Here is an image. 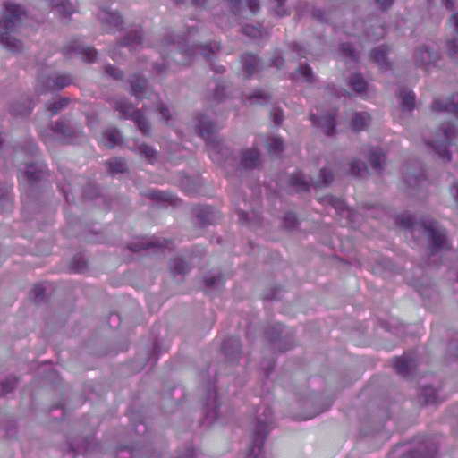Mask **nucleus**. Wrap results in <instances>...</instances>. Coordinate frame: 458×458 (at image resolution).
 I'll return each mask as SVG.
<instances>
[{
  "instance_id": "4c0bfd02",
  "label": "nucleus",
  "mask_w": 458,
  "mask_h": 458,
  "mask_svg": "<svg viewBox=\"0 0 458 458\" xmlns=\"http://www.w3.org/2000/svg\"><path fill=\"white\" fill-rule=\"evenodd\" d=\"M106 169L112 174H123L127 170V165L123 158L114 157L106 163Z\"/></svg>"
},
{
  "instance_id": "2eb2a0df",
  "label": "nucleus",
  "mask_w": 458,
  "mask_h": 458,
  "mask_svg": "<svg viewBox=\"0 0 458 458\" xmlns=\"http://www.w3.org/2000/svg\"><path fill=\"white\" fill-rule=\"evenodd\" d=\"M241 64L246 78H250L263 69L262 60L256 55L245 53L241 56Z\"/></svg>"
},
{
  "instance_id": "f257e3e1",
  "label": "nucleus",
  "mask_w": 458,
  "mask_h": 458,
  "mask_svg": "<svg viewBox=\"0 0 458 458\" xmlns=\"http://www.w3.org/2000/svg\"><path fill=\"white\" fill-rule=\"evenodd\" d=\"M197 127L199 135L206 141L207 150L212 161L225 168L228 166L233 167L236 158L233 156L230 148L225 145V140L216 135L220 129L219 125L207 115L200 114L198 117Z\"/></svg>"
},
{
  "instance_id": "338daca9",
  "label": "nucleus",
  "mask_w": 458,
  "mask_h": 458,
  "mask_svg": "<svg viewBox=\"0 0 458 458\" xmlns=\"http://www.w3.org/2000/svg\"><path fill=\"white\" fill-rule=\"evenodd\" d=\"M277 2V6L275 8V13L278 17H283L288 15L289 13L284 8V4L286 0H276Z\"/></svg>"
},
{
  "instance_id": "cd10ccee",
  "label": "nucleus",
  "mask_w": 458,
  "mask_h": 458,
  "mask_svg": "<svg viewBox=\"0 0 458 458\" xmlns=\"http://www.w3.org/2000/svg\"><path fill=\"white\" fill-rule=\"evenodd\" d=\"M398 98L400 100L401 109L405 112H411L415 106V95L407 88H402L398 91Z\"/></svg>"
},
{
  "instance_id": "393cba45",
  "label": "nucleus",
  "mask_w": 458,
  "mask_h": 458,
  "mask_svg": "<svg viewBox=\"0 0 458 458\" xmlns=\"http://www.w3.org/2000/svg\"><path fill=\"white\" fill-rule=\"evenodd\" d=\"M367 161L375 172L380 174L382 165L386 161L385 153L379 148H370L367 154Z\"/></svg>"
},
{
  "instance_id": "20e7f679",
  "label": "nucleus",
  "mask_w": 458,
  "mask_h": 458,
  "mask_svg": "<svg viewBox=\"0 0 458 458\" xmlns=\"http://www.w3.org/2000/svg\"><path fill=\"white\" fill-rule=\"evenodd\" d=\"M262 415L264 418L259 417L258 423L252 432L251 445L246 458H262L263 445L273 422V412L270 408L265 407Z\"/></svg>"
},
{
  "instance_id": "6e6552de",
  "label": "nucleus",
  "mask_w": 458,
  "mask_h": 458,
  "mask_svg": "<svg viewBox=\"0 0 458 458\" xmlns=\"http://www.w3.org/2000/svg\"><path fill=\"white\" fill-rule=\"evenodd\" d=\"M267 335L274 351L284 352L293 346L292 337L288 333H284L283 325L279 323L268 327Z\"/></svg>"
},
{
  "instance_id": "774afa93",
  "label": "nucleus",
  "mask_w": 458,
  "mask_h": 458,
  "mask_svg": "<svg viewBox=\"0 0 458 458\" xmlns=\"http://www.w3.org/2000/svg\"><path fill=\"white\" fill-rule=\"evenodd\" d=\"M270 64H271L272 66H275V67H276V68L280 69L281 67H283V66H284V60L283 56H282L279 53H277V54H275V55L271 57V59H270Z\"/></svg>"
},
{
  "instance_id": "6e6d98bb",
  "label": "nucleus",
  "mask_w": 458,
  "mask_h": 458,
  "mask_svg": "<svg viewBox=\"0 0 458 458\" xmlns=\"http://www.w3.org/2000/svg\"><path fill=\"white\" fill-rule=\"evenodd\" d=\"M339 51L344 57L350 58L352 61H355L357 58L353 47L350 43H342Z\"/></svg>"
},
{
  "instance_id": "39448f33",
  "label": "nucleus",
  "mask_w": 458,
  "mask_h": 458,
  "mask_svg": "<svg viewBox=\"0 0 458 458\" xmlns=\"http://www.w3.org/2000/svg\"><path fill=\"white\" fill-rule=\"evenodd\" d=\"M457 137L458 130L456 127L451 123H445L436 131L432 140H426V144L431 146L441 159L450 162L451 153L448 147Z\"/></svg>"
},
{
  "instance_id": "a19ab883",
  "label": "nucleus",
  "mask_w": 458,
  "mask_h": 458,
  "mask_svg": "<svg viewBox=\"0 0 458 458\" xmlns=\"http://www.w3.org/2000/svg\"><path fill=\"white\" fill-rule=\"evenodd\" d=\"M420 398L425 404H434L438 403L437 392L430 386H425L421 389Z\"/></svg>"
},
{
  "instance_id": "5fc2aeb1",
  "label": "nucleus",
  "mask_w": 458,
  "mask_h": 458,
  "mask_svg": "<svg viewBox=\"0 0 458 458\" xmlns=\"http://www.w3.org/2000/svg\"><path fill=\"white\" fill-rule=\"evenodd\" d=\"M70 102L68 98H61L50 104L48 106V110L51 112L53 115L58 114L64 107L67 106Z\"/></svg>"
},
{
  "instance_id": "c9c22d12",
  "label": "nucleus",
  "mask_w": 458,
  "mask_h": 458,
  "mask_svg": "<svg viewBox=\"0 0 458 458\" xmlns=\"http://www.w3.org/2000/svg\"><path fill=\"white\" fill-rule=\"evenodd\" d=\"M52 4L63 18H68L74 12L72 3L68 0H53Z\"/></svg>"
},
{
  "instance_id": "a878e982",
  "label": "nucleus",
  "mask_w": 458,
  "mask_h": 458,
  "mask_svg": "<svg viewBox=\"0 0 458 458\" xmlns=\"http://www.w3.org/2000/svg\"><path fill=\"white\" fill-rule=\"evenodd\" d=\"M288 188L291 192L308 191L310 185L305 178L304 174L298 172L293 174L288 179Z\"/></svg>"
},
{
  "instance_id": "e433bc0d",
  "label": "nucleus",
  "mask_w": 458,
  "mask_h": 458,
  "mask_svg": "<svg viewBox=\"0 0 458 458\" xmlns=\"http://www.w3.org/2000/svg\"><path fill=\"white\" fill-rule=\"evenodd\" d=\"M205 285L210 289H220L224 283L225 278L221 273H208L204 278Z\"/></svg>"
},
{
  "instance_id": "2f4dec72",
  "label": "nucleus",
  "mask_w": 458,
  "mask_h": 458,
  "mask_svg": "<svg viewBox=\"0 0 458 458\" xmlns=\"http://www.w3.org/2000/svg\"><path fill=\"white\" fill-rule=\"evenodd\" d=\"M171 274L175 276H185L191 270L189 264L181 258H174L169 261Z\"/></svg>"
},
{
  "instance_id": "49530a36",
  "label": "nucleus",
  "mask_w": 458,
  "mask_h": 458,
  "mask_svg": "<svg viewBox=\"0 0 458 458\" xmlns=\"http://www.w3.org/2000/svg\"><path fill=\"white\" fill-rule=\"evenodd\" d=\"M242 6L245 10L246 16H239L240 18L248 19L255 15L259 11V0H242Z\"/></svg>"
},
{
  "instance_id": "8fccbe9b",
  "label": "nucleus",
  "mask_w": 458,
  "mask_h": 458,
  "mask_svg": "<svg viewBox=\"0 0 458 458\" xmlns=\"http://www.w3.org/2000/svg\"><path fill=\"white\" fill-rule=\"evenodd\" d=\"M267 147L271 154H278L284 150V141L279 137H271L267 140Z\"/></svg>"
},
{
  "instance_id": "4be33fe9",
  "label": "nucleus",
  "mask_w": 458,
  "mask_h": 458,
  "mask_svg": "<svg viewBox=\"0 0 458 458\" xmlns=\"http://www.w3.org/2000/svg\"><path fill=\"white\" fill-rule=\"evenodd\" d=\"M431 106L435 111H445L458 116V94H454L449 98L445 100L435 99Z\"/></svg>"
},
{
  "instance_id": "ddd939ff",
  "label": "nucleus",
  "mask_w": 458,
  "mask_h": 458,
  "mask_svg": "<svg viewBox=\"0 0 458 458\" xmlns=\"http://www.w3.org/2000/svg\"><path fill=\"white\" fill-rule=\"evenodd\" d=\"M393 365L396 372L403 377H409L417 368V360L412 352L404 353L403 356L395 358Z\"/></svg>"
},
{
  "instance_id": "58836bf2",
  "label": "nucleus",
  "mask_w": 458,
  "mask_h": 458,
  "mask_svg": "<svg viewBox=\"0 0 458 458\" xmlns=\"http://www.w3.org/2000/svg\"><path fill=\"white\" fill-rule=\"evenodd\" d=\"M293 74L296 77H301L305 82L310 84L317 81L311 67L307 64H301Z\"/></svg>"
},
{
  "instance_id": "13d9d810",
  "label": "nucleus",
  "mask_w": 458,
  "mask_h": 458,
  "mask_svg": "<svg viewBox=\"0 0 458 458\" xmlns=\"http://www.w3.org/2000/svg\"><path fill=\"white\" fill-rule=\"evenodd\" d=\"M225 87L224 83L216 82V86L213 89V94H212L213 99L216 102L222 101L225 96Z\"/></svg>"
},
{
  "instance_id": "4468645a",
  "label": "nucleus",
  "mask_w": 458,
  "mask_h": 458,
  "mask_svg": "<svg viewBox=\"0 0 458 458\" xmlns=\"http://www.w3.org/2000/svg\"><path fill=\"white\" fill-rule=\"evenodd\" d=\"M98 15L103 29L107 32L119 30L123 24L122 16L118 13L111 12L107 8H102Z\"/></svg>"
},
{
  "instance_id": "aec40b11",
  "label": "nucleus",
  "mask_w": 458,
  "mask_h": 458,
  "mask_svg": "<svg viewBox=\"0 0 458 458\" xmlns=\"http://www.w3.org/2000/svg\"><path fill=\"white\" fill-rule=\"evenodd\" d=\"M403 181L410 189H416L420 187L425 180L424 170L421 167L411 168L405 167L403 171Z\"/></svg>"
},
{
  "instance_id": "7c9ffc66",
  "label": "nucleus",
  "mask_w": 458,
  "mask_h": 458,
  "mask_svg": "<svg viewBox=\"0 0 458 458\" xmlns=\"http://www.w3.org/2000/svg\"><path fill=\"white\" fill-rule=\"evenodd\" d=\"M347 173L356 178H365L369 174L366 164L357 159H354L348 164Z\"/></svg>"
},
{
  "instance_id": "de8ad7c7",
  "label": "nucleus",
  "mask_w": 458,
  "mask_h": 458,
  "mask_svg": "<svg viewBox=\"0 0 458 458\" xmlns=\"http://www.w3.org/2000/svg\"><path fill=\"white\" fill-rule=\"evenodd\" d=\"M319 178L320 180H318L317 182H313L312 185L313 187H318V186H328L331 184L334 181V174L331 170L327 168H322L319 173Z\"/></svg>"
},
{
  "instance_id": "a18cd8bd",
  "label": "nucleus",
  "mask_w": 458,
  "mask_h": 458,
  "mask_svg": "<svg viewBox=\"0 0 458 458\" xmlns=\"http://www.w3.org/2000/svg\"><path fill=\"white\" fill-rule=\"evenodd\" d=\"M369 120V115L366 113H355L352 127L354 131H360L366 128Z\"/></svg>"
},
{
  "instance_id": "0eeeda50",
  "label": "nucleus",
  "mask_w": 458,
  "mask_h": 458,
  "mask_svg": "<svg viewBox=\"0 0 458 458\" xmlns=\"http://www.w3.org/2000/svg\"><path fill=\"white\" fill-rule=\"evenodd\" d=\"M234 158L233 167L239 171L259 169L262 165L260 151L255 147L241 149Z\"/></svg>"
},
{
  "instance_id": "c85d7f7f",
  "label": "nucleus",
  "mask_w": 458,
  "mask_h": 458,
  "mask_svg": "<svg viewBox=\"0 0 458 458\" xmlns=\"http://www.w3.org/2000/svg\"><path fill=\"white\" fill-rule=\"evenodd\" d=\"M320 201L325 205H330L342 216L349 217L351 215L350 210L346 208L345 203L341 199H338L332 195H327L321 198Z\"/></svg>"
},
{
  "instance_id": "052dcab7",
  "label": "nucleus",
  "mask_w": 458,
  "mask_h": 458,
  "mask_svg": "<svg viewBox=\"0 0 458 458\" xmlns=\"http://www.w3.org/2000/svg\"><path fill=\"white\" fill-rule=\"evenodd\" d=\"M291 51L293 54V58L301 59V58H305L307 55L306 49L303 47H301L296 43H293L291 46Z\"/></svg>"
},
{
  "instance_id": "1a4fd4ad",
  "label": "nucleus",
  "mask_w": 458,
  "mask_h": 458,
  "mask_svg": "<svg viewBox=\"0 0 458 458\" xmlns=\"http://www.w3.org/2000/svg\"><path fill=\"white\" fill-rule=\"evenodd\" d=\"M439 59V52L428 45H422L414 49L413 63L416 67L428 70L429 66L435 65Z\"/></svg>"
},
{
  "instance_id": "864d4df0",
  "label": "nucleus",
  "mask_w": 458,
  "mask_h": 458,
  "mask_svg": "<svg viewBox=\"0 0 458 458\" xmlns=\"http://www.w3.org/2000/svg\"><path fill=\"white\" fill-rule=\"evenodd\" d=\"M447 54L454 61L458 62V38H452L446 43Z\"/></svg>"
},
{
  "instance_id": "f3484780",
  "label": "nucleus",
  "mask_w": 458,
  "mask_h": 458,
  "mask_svg": "<svg viewBox=\"0 0 458 458\" xmlns=\"http://www.w3.org/2000/svg\"><path fill=\"white\" fill-rule=\"evenodd\" d=\"M42 83L48 90L63 89L66 86L73 83V78L69 73H55L43 78Z\"/></svg>"
},
{
  "instance_id": "e2e57ef3",
  "label": "nucleus",
  "mask_w": 458,
  "mask_h": 458,
  "mask_svg": "<svg viewBox=\"0 0 458 458\" xmlns=\"http://www.w3.org/2000/svg\"><path fill=\"white\" fill-rule=\"evenodd\" d=\"M313 16L322 22H329L331 21L330 13L321 9H315Z\"/></svg>"
},
{
  "instance_id": "c03bdc74",
  "label": "nucleus",
  "mask_w": 458,
  "mask_h": 458,
  "mask_svg": "<svg viewBox=\"0 0 458 458\" xmlns=\"http://www.w3.org/2000/svg\"><path fill=\"white\" fill-rule=\"evenodd\" d=\"M220 50V45L217 43L199 45L196 47V51L199 52L207 60H211L213 55H216Z\"/></svg>"
},
{
  "instance_id": "69168bd1",
  "label": "nucleus",
  "mask_w": 458,
  "mask_h": 458,
  "mask_svg": "<svg viewBox=\"0 0 458 458\" xmlns=\"http://www.w3.org/2000/svg\"><path fill=\"white\" fill-rule=\"evenodd\" d=\"M157 112L162 115V120L165 123H168L171 117H172V114H171V112L169 110V108L165 105V104H160L158 108H157Z\"/></svg>"
},
{
  "instance_id": "b1692460",
  "label": "nucleus",
  "mask_w": 458,
  "mask_h": 458,
  "mask_svg": "<svg viewBox=\"0 0 458 458\" xmlns=\"http://www.w3.org/2000/svg\"><path fill=\"white\" fill-rule=\"evenodd\" d=\"M111 106L120 113L121 117L124 119H133L139 109L124 98H114L111 100Z\"/></svg>"
},
{
  "instance_id": "5701e85b",
  "label": "nucleus",
  "mask_w": 458,
  "mask_h": 458,
  "mask_svg": "<svg viewBox=\"0 0 458 458\" xmlns=\"http://www.w3.org/2000/svg\"><path fill=\"white\" fill-rule=\"evenodd\" d=\"M33 101L28 96L20 97L10 107V113L16 116H28L33 109Z\"/></svg>"
},
{
  "instance_id": "f8f14e48",
  "label": "nucleus",
  "mask_w": 458,
  "mask_h": 458,
  "mask_svg": "<svg viewBox=\"0 0 458 458\" xmlns=\"http://www.w3.org/2000/svg\"><path fill=\"white\" fill-rule=\"evenodd\" d=\"M131 94L137 98H150L153 90L148 80L140 74H132L129 78Z\"/></svg>"
},
{
  "instance_id": "3c124183",
  "label": "nucleus",
  "mask_w": 458,
  "mask_h": 458,
  "mask_svg": "<svg viewBox=\"0 0 458 458\" xmlns=\"http://www.w3.org/2000/svg\"><path fill=\"white\" fill-rule=\"evenodd\" d=\"M18 378L15 377H8L0 383V396H4L15 389Z\"/></svg>"
},
{
  "instance_id": "ea45409f",
  "label": "nucleus",
  "mask_w": 458,
  "mask_h": 458,
  "mask_svg": "<svg viewBox=\"0 0 458 458\" xmlns=\"http://www.w3.org/2000/svg\"><path fill=\"white\" fill-rule=\"evenodd\" d=\"M242 31L246 36L252 38H261L267 35V31L263 29L261 25H250L246 24L242 27Z\"/></svg>"
},
{
  "instance_id": "0e129e2a",
  "label": "nucleus",
  "mask_w": 458,
  "mask_h": 458,
  "mask_svg": "<svg viewBox=\"0 0 458 458\" xmlns=\"http://www.w3.org/2000/svg\"><path fill=\"white\" fill-rule=\"evenodd\" d=\"M98 195V189L91 184L87 185L83 190V196L87 199H95Z\"/></svg>"
},
{
  "instance_id": "680f3d73",
  "label": "nucleus",
  "mask_w": 458,
  "mask_h": 458,
  "mask_svg": "<svg viewBox=\"0 0 458 458\" xmlns=\"http://www.w3.org/2000/svg\"><path fill=\"white\" fill-rule=\"evenodd\" d=\"M270 116L276 125H281L284 120L283 111L279 108H273Z\"/></svg>"
},
{
  "instance_id": "bf43d9fd",
  "label": "nucleus",
  "mask_w": 458,
  "mask_h": 458,
  "mask_svg": "<svg viewBox=\"0 0 458 458\" xmlns=\"http://www.w3.org/2000/svg\"><path fill=\"white\" fill-rule=\"evenodd\" d=\"M72 267L76 272H82L87 267V261L81 256H75L72 259Z\"/></svg>"
},
{
  "instance_id": "412c9836",
  "label": "nucleus",
  "mask_w": 458,
  "mask_h": 458,
  "mask_svg": "<svg viewBox=\"0 0 458 458\" xmlns=\"http://www.w3.org/2000/svg\"><path fill=\"white\" fill-rule=\"evenodd\" d=\"M143 42V32L141 29H135L127 32L120 40L121 47H128L130 51L140 48Z\"/></svg>"
},
{
  "instance_id": "4d7b16f0",
  "label": "nucleus",
  "mask_w": 458,
  "mask_h": 458,
  "mask_svg": "<svg viewBox=\"0 0 458 458\" xmlns=\"http://www.w3.org/2000/svg\"><path fill=\"white\" fill-rule=\"evenodd\" d=\"M284 226L289 230L294 229L298 225V219L294 213L287 212L283 219Z\"/></svg>"
},
{
  "instance_id": "37998d69",
  "label": "nucleus",
  "mask_w": 458,
  "mask_h": 458,
  "mask_svg": "<svg viewBox=\"0 0 458 458\" xmlns=\"http://www.w3.org/2000/svg\"><path fill=\"white\" fill-rule=\"evenodd\" d=\"M314 123H318V124L322 127L323 131L330 136L335 132V117L333 115H327L326 117H321L318 120H314Z\"/></svg>"
},
{
  "instance_id": "dca6fc26",
  "label": "nucleus",
  "mask_w": 458,
  "mask_h": 458,
  "mask_svg": "<svg viewBox=\"0 0 458 458\" xmlns=\"http://www.w3.org/2000/svg\"><path fill=\"white\" fill-rule=\"evenodd\" d=\"M223 352L227 361L231 363L238 362L242 356V344L238 337L229 336L224 340Z\"/></svg>"
},
{
  "instance_id": "7ed1b4c3",
  "label": "nucleus",
  "mask_w": 458,
  "mask_h": 458,
  "mask_svg": "<svg viewBox=\"0 0 458 458\" xmlns=\"http://www.w3.org/2000/svg\"><path fill=\"white\" fill-rule=\"evenodd\" d=\"M179 48V42L175 40L174 35L165 36L158 46L164 62L162 64L155 63L153 64V71L157 75H163L166 72L169 64L168 59L170 57L179 65H184L189 63L191 56L189 51L181 52Z\"/></svg>"
},
{
  "instance_id": "f704fd0d",
  "label": "nucleus",
  "mask_w": 458,
  "mask_h": 458,
  "mask_svg": "<svg viewBox=\"0 0 458 458\" xmlns=\"http://www.w3.org/2000/svg\"><path fill=\"white\" fill-rule=\"evenodd\" d=\"M132 121L135 123L138 129L142 132V134H144L145 136L150 135L151 124L141 110H139L136 113L135 116H133Z\"/></svg>"
},
{
  "instance_id": "473e14b6",
  "label": "nucleus",
  "mask_w": 458,
  "mask_h": 458,
  "mask_svg": "<svg viewBox=\"0 0 458 458\" xmlns=\"http://www.w3.org/2000/svg\"><path fill=\"white\" fill-rule=\"evenodd\" d=\"M45 165L42 163L28 164L25 174L30 182L40 180L44 175Z\"/></svg>"
},
{
  "instance_id": "9d476101",
  "label": "nucleus",
  "mask_w": 458,
  "mask_h": 458,
  "mask_svg": "<svg viewBox=\"0 0 458 458\" xmlns=\"http://www.w3.org/2000/svg\"><path fill=\"white\" fill-rule=\"evenodd\" d=\"M57 139L63 143H68L72 139L81 133V127L72 121L61 118L51 128Z\"/></svg>"
},
{
  "instance_id": "bb28decb",
  "label": "nucleus",
  "mask_w": 458,
  "mask_h": 458,
  "mask_svg": "<svg viewBox=\"0 0 458 458\" xmlns=\"http://www.w3.org/2000/svg\"><path fill=\"white\" fill-rule=\"evenodd\" d=\"M272 96L269 92L263 89H255L252 92L245 97V101L249 105H267L271 102Z\"/></svg>"
},
{
  "instance_id": "603ef678",
  "label": "nucleus",
  "mask_w": 458,
  "mask_h": 458,
  "mask_svg": "<svg viewBox=\"0 0 458 458\" xmlns=\"http://www.w3.org/2000/svg\"><path fill=\"white\" fill-rule=\"evenodd\" d=\"M140 153L151 164H153L157 157V152L149 145L141 144L139 147Z\"/></svg>"
},
{
  "instance_id": "6ab92c4d",
  "label": "nucleus",
  "mask_w": 458,
  "mask_h": 458,
  "mask_svg": "<svg viewBox=\"0 0 458 458\" xmlns=\"http://www.w3.org/2000/svg\"><path fill=\"white\" fill-rule=\"evenodd\" d=\"M74 52L75 54L81 56L84 61L87 62H94L97 57V50L90 47H84L78 41H73L64 47V54H71Z\"/></svg>"
},
{
  "instance_id": "f03ea898",
  "label": "nucleus",
  "mask_w": 458,
  "mask_h": 458,
  "mask_svg": "<svg viewBox=\"0 0 458 458\" xmlns=\"http://www.w3.org/2000/svg\"><path fill=\"white\" fill-rule=\"evenodd\" d=\"M27 17L24 8L19 4L6 2L3 19L0 21V39L2 44L11 52L23 51V43L12 35Z\"/></svg>"
},
{
  "instance_id": "72a5a7b5",
  "label": "nucleus",
  "mask_w": 458,
  "mask_h": 458,
  "mask_svg": "<svg viewBox=\"0 0 458 458\" xmlns=\"http://www.w3.org/2000/svg\"><path fill=\"white\" fill-rule=\"evenodd\" d=\"M103 136L107 140L106 145L109 148H114L116 145H119L123 141V137L120 131L114 127H110L105 130Z\"/></svg>"
},
{
  "instance_id": "c756f323",
  "label": "nucleus",
  "mask_w": 458,
  "mask_h": 458,
  "mask_svg": "<svg viewBox=\"0 0 458 458\" xmlns=\"http://www.w3.org/2000/svg\"><path fill=\"white\" fill-rule=\"evenodd\" d=\"M387 52L388 47L385 45L377 47L371 50L370 57L377 63L380 69L385 70L389 67V64L387 62Z\"/></svg>"
},
{
  "instance_id": "79ce46f5",
  "label": "nucleus",
  "mask_w": 458,
  "mask_h": 458,
  "mask_svg": "<svg viewBox=\"0 0 458 458\" xmlns=\"http://www.w3.org/2000/svg\"><path fill=\"white\" fill-rule=\"evenodd\" d=\"M348 81L352 89L358 93H362L367 89L368 83L360 74H352Z\"/></svg>"
},
{
  "instance_id": "423d86ee",
  "label": "nucleus",
  "mask_w": 458,
  "mask_h": 458,
  "mask_svg": "<svg viewBox=\"0 0 458 458\" xmlns=\"http://www.w3.org/2000/svg\"><path fill=\"white\" fill-rule=\"evenodd\" d=\"M422 226L427 233L428 247L432 255L448 249L449 243L445 232L437 221L429 218L424 219Z\"/></svg>"
},
{
  "instance_id": "09e8293b",
  "label": "nucleus",
  "mask_w": 458,
  "mask_h": 458,
  "mask_svg": "<svg viewBox=\"0 0 458 458\" xmlns=\"http://www.w3.org/2000/svg\"><path fill=\"white\" fill-rule=\"evenodd\" d=\"M147 196L157 202H169L172 203L174 199V196L170 193L162 191H149Z\"/></svg>"
},
{
  "instance_id": "9b49d317",
  "label": "nucleus",
  "mask_w": 458,
  "mask_h": 458,
  "mask_svg": "<svg viewBox=\"0 0 458 458\" xmlns=\"http://www.w3.org/2000/svg\"><path fill=\"white\" fill-rule=\"evenodd\" d=\"M194 223L200 226L212 225L220 219L219 213L209 206H196L193 208Z\"/></svg>"
},
{
  "instance_id": "a211bd4d",
  "label": "nucleus",
  "mask_w": 458,
  "mask_h": 458,
  "mask_svg": "<svg viewBox=\"0 0 458 458\" xmlns=\"http://www.w3.org/2000/svg\"><path fill=\"white\" fill-rule=\"evenodd\" d=\"M171 242L166 239L152 236L148 239L140 240L129 245V249L133 252H138L149 248L165 249L168 248Z\"/></svg>"
}]
</instances>
